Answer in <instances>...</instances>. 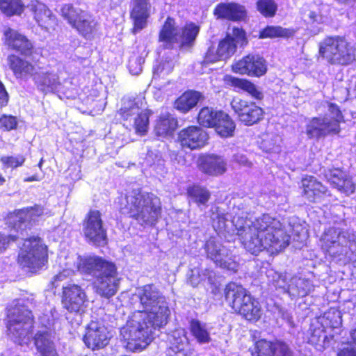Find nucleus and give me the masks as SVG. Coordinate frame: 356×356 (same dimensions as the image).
<instances>
[{
    "label": "nucleus",
    "mask_w": 356,
    "mask_h": 356,
    "mask_svg": "<svg viewBox=\"0 0 356 356\" xmlns=\"http://www.w3.org/2000/svg\"><path fill=\"white\" fill-rule=\"evenodd\" d=\"M274 343L261 339L257 341L251 350L252 356H273Z\"/></svg>",
    "instance_id": "obj_48"
},
{
    "label": "nucleus",
    "mask_w": 356,
    "mask_h": 356,
    "mask_svg": "<svg viewBox=\"0 0 356 356\" xmlns=\"http://www.w3.org/2000/svg\"><path fill=\"white\" fill-rule=\"evenodd\" d=\"M339 3H348L354 1L355 0H337Z\"/></svg>",
    "instance_id": "obj_63"
},
{
    "label": "nucleus",
    "mask_w": 356,
    "mask_h": 356,
    "mask_svg": "<svg viewBox=\"0 0 356 356\" xmlns=\"http://www.w3.org/2000/svg\"><path fill=\"white\" fill-rule=\"evenodd\" d=\"M5 44L10 49L25 56L33 54V44L23 34L11 28H6L3 31Z\"/></svg>",
    "instance_id": "obj_22"
},
{
    "label": "nucleus",
    "mask_w": 356,
    "mask_h": 356,
    "mask_svg": "<svg viewBox=\"0 0 356 356\" xmlns=\"http://www.w3.org/2000/svg\"><path fill=\"white\" fill-rule=\"evenodd\" d=\"M33 81L38 89L44 94L59 90L60 82L58 69H49L35 73Z\"/></svg>",
    "instance_id": "obj_25"
},
{
    "label": "nucleus",
    "mask_w": 356,
    "mask_h": 356,
    "mask_svg": "<svg viewBox=\"0 0 356 356\" xmlns=\"http://www.w3.org/2000/svg\"><path fill=\"white\" fill-rule=\"evenodd\" d=\"M168 341L170 343V349L176 353H182L188 344L186 330L183 328L175 330L170 336Z\"/></svg>",
    "instance_id": "obj_39"
},
{
    "label": "nucleus",
    "mask_w": 356,
    "mask_h": 356,
    "mask_svg": "<svg viewBox=\"0 0 356 356\" xmlns=\"http://www.w3.org/2000/svg\"><path fill=\"white\" fill-rule=\"evenodd\" d=\"M188 195L193 202L198 204H205L210 197L209 191L197 185L188 188Z\"/></svg>",
    "instance_id": "obj_45"
},
{
    "label": "nucleus",
    "mask_w": 356,
    "mask_h": 356,
    "mask_svg": "<svg viewBox=\"0 0 356 356\" xmlns=\"http://www.w3.org/2000/svg\"><path fill=\"white\" fill-rule=\"evenodd\" d=\"M175 66L174 61L172 60L165 59L158 61L153 67V77L156 79L157 77H165L168 75L173 70Z\"/></svg>",
    "instance_id": "obj_47"
},
{
    "label": "nucleus",
    "mask_w": 356,
    "mask_h": 356,
    "mask_svg": "<svg viewBox=\"0 0 356 356\" xmlns=\"http://www.w3.org/2000/svg\"><path fill=\"white\" fill-rule=\"evenodd\" d=\"M190 330L192 335L200 343H208L211 341L208 325L197 320H192L190 323Z\"/></svg>",
    "instance_id": "obj_40"
},
{
    "label": "nucleus",
    "mask_w": 356,
    "mask_h": 356,
    "mask_svg": "<svg viewBox=\"0 0 356 356\" xmlns=\"http://www.w3.org/2000/svg\"><path fill=\"white\" fill-rule=\"evenodd\" d=\"M41 179H42V178L38 175H34L31 177L25 178L24 179V181L31 182V181H40Z\"/></svg>",
    "instance_id": "obj_57"
},
{
    "label": "nucleus",
    "mask_w": 356,
    "mask_h": 356,
    "mask_svg": "<svg viewBox=\"0 0 356 356\" xmlns=\"http://www.w3.org/2000/svg\"><path fill=\"white\" fill-rule=\"evenodd\" d=\"M283 318H285L289 323H291V316L289 314H286V315L283 314Z\"/></svg>",
    "instance_id": "obj_62"
},
{
    "label": "nucleus",
    "mask_w": 356,
    "mask_h": 356,
    "mask_svg": "<svg viewBox=\"0 0 356 356\" xmlns=\"http://www.w3.org/2000/svg\"><path fill=\"white\" fill-rule=\"evenodd\" d=\"M218 118L213 127L221 137L227 138L233 136L235 124L229 116L224 112L220 111Z\"/></svg>",
    "instance_id": "obj_37"
},
{
    "label": "nucleus",
    "mask_w": 356,
    "mask_h": 356,
    "mask_svg": "<svg viewBox=\"0 0 356 356\" xmlns=\"http://www.w3.org/2000/svg\"><path fill=\"white\" fill-rule=\"evenodd\" d=\"M6 181L4 177L0 174V185H2Z\"/></svg>",
    "instance_id": "obj_64"
},
{
    "label": "nucleus",
    "mask_w": 356,
    "mask_h": 356,
    "mask_svg": "<svg viewBox=\"0 0 356 356\" xmlns=\"http://www.w3.org/2000/svg\"><path fill=\"white\" fill-rule=\"evenodd\" d=\"M207 256L216 266L227 269L229 270L236 271L237 269V263L229 249L222 245L219 241L214 238L209 240L205 245Z\"/></svg>",
    "instance_id": "obj_17"
},
{
    "label": "nucleus",
    "mask_w": 356,
    "mask_h": 356,
    "mask_svg": "<svg viewBox=\"0 0 356 356\" xmlns=\"http://www.w3.org/2000/svg\"><path fill=\"white\" fill-rule=\"evenodd\" d=\"M225 298L232 309L249 321H257L262 316L260 303L242 286L231 282L225 288Z\"/></svg>",
    "instance_id": "obj_8"
},
{
    "label": "nucleus",
    "mask_w": 356,
    "mask_h": 356,
    "mask_svg": "<svg viewBox=\"0 0 356 356\" xmlns=\"http://www.w3.org/2000/svg\"><path fill=\"white\" fill-rule=\"evenodd\" d=\"M60 14L86 40H92L98 35L99 24L88 12L71 4H65L60 9Z\"/></svg>",
    "instance_id": "obj_11"
},
{
    "label": "nucleus",
    "mask_w": 356,
    "mask_h": 356,
    "mask_svg": "<svg viewBox=\"0 0 356 356\" xmlns=\"http://www.w3.org/2000/svg\"><path fill=\"white\" fill-rule=\"evenodd\" d=\"M145 104L142 99H127L120 110V115L126 120L132 115L134 118V128L137 134L143 136L147 134L149 129V118L152 112L148 109H143Z\"/></svg>",
    "instance_id": "obj_14"
},
{
    "label": "nucleus",
    "mask_w": 356,
    "mask_h": 356,
    "mask_svg": "<svg viewBox=\"0 0 356 356\" xmlns=\"http://www.w3.org/2000/svg\"><path fill=\"white\" fill-rule=\"evenodd\" d=\"M325 177L332 187L341 193L348 195L355 192V184L352 179L345 172L339 168L325 171Z\"/></svg>",
    "instance_id": "obj_28"
},
{
    "label": "nucleus",
    "mask_w": 356,
    "mask_h": 356,
    "mask_svg": "<svg viewBox=\"0 0 356 356\" xmlns=\"http://www.w3.org/2000/svg\"><path fill=\"white\" fill-rule=\"evenodd\" d=\"M241 159H238L237 158H236V159L241 164L243 165H245L247 163H248V161L246 159V158L243 156H240Z\"/></svg>",
    "instance_id": "obj_61"
},
{
    "label": "nucleus",
    "mask_w": 356,
    "mask_h": 356,
    "mask_svg": "<svg viewBox=\"0 0 356 356\" xmlns=\"http://www.w3.org/2000/svg\"><path fill=\"white\" fill-rule=\"evenodd\" d=\"M321 247L332 257L350 259L356 252V232L351 229L330 227L321 238Z\"/></svg>",
    "instance_id": "obj_7"
},
{
    "label": "nucleus",
    "mask_w": 356,
    "mask_h": 356,
    "mask_svg": "<svg viewBox=\"0 0 356 356\" xmlns=\"http://www.w3.org/2000/svg\"><path fill=\"white\" fill-rule=\"evenodd\" d=\"M199 31V26L193 23L186 24L179 29L175 19L168 17L160 31L159 42L166 49L173 48L175 45H189L194 42Z\"/></svg>",
    "instance_id": "obj_10"
},
{
    "label": "nucleus",
    "mask_w": 356,
    "mask_h": 356,
    "mask_svg": "<svg viewBox=\"0 0 356 356\" xmlns=\"http://www.w3.org/2000/svg\"><path fill=\"white\" fill-rule=\"evenodd\" d=\"M269 284L276 289H280L284 293L289 294L290 281L286 273H280L273 269L268 270L266 273Z\"/></svg>",
    "instance_id": "obj_41"
},
{
    "label": "nucleus",
    "mask_w": 356,
    "mask_h": 356,
    "mask_svg": "<svg viewBox=\"0 0 356 356\" xmlns=\"http://www.w3.org/2000/svg\"><path fill=\"white\" fill-rule=\"evenodd\" d=\"M326 107L327 112L324 116L312 118L307 124L306 134L309 138L319 139L340 132L343 115L339 107L332 102H327Z\"/></svg>",
    "instance_id": "obj_9"
},
{
    "label": "nucleus",
    "mask_w": 356,
    "mask_h": 356,
    "mask_svg": "<svg viewBox=\"0 0 356 356\" xmlns=\"http://www.w3.org/2000/svg\"><path fill=\"white\" fill-rule=\"evenodd\" d=\"M17 120L12 115H3L0 118V128L6 131H10L16 128Z\"/></svg>",
    "instance_id": "obj_52"
},
{
    "label": "nucleus",
    "mask_w": 356,
    "mask_h": 356,
    "mask_svg": "<svg viewBox=\"0 0 356 356\" xmlns=\"http://www.w3.org/2000/svg\"><path fill=\"white\" fill-rule=\"evenodd\" d=\"M313 285L306 279L293 277L290 279L289 296L292 298L305 297L313 290Z\"/></svg>",
    "instance_id": "obj_35"
},
{
    "label": "nucleus",
    "mask_w": 356,
    "mask_h": 356,
    "mask_svg": "<svg viewBox=\"0 0 356 356\" xmlns=\"http://www.w3.org/2000/svg\"><path fill=\"white\" fill-rule=\"evenodd\" d=\"M200 93L195 91H187L182 94L175 103V108L182 113H186L198 102Z\"/></svg>",
    "instance_id": "obj_38"
},
{
    "label": "nucleus",
    "mask_w": 356,
    "mask_h": 356,
    "mask_svg": "<svg viewBox=\"0 0 356 356\" xmlns=\"http://www.w3.org/2000/svg\"><path fill=\"white\" fill-rule=\"evenodd\" d=\"M235 73L250 76H263L267 70L266 60L259 54H248L232 65Z\"/></svg>",
    "instance_id": "obj_19"
},
{
    "label": "nucleus",
    "mask_w": 356,
    "mask_h": 356,
    "mask_svg": "<svg viewBox=\"0 0 356 356\" xmlns=\"http://www.w3.org/2000/svg\"><path fill=\"white\" fill-rule=\"evenodd\" d=\"M293 232L295 233H297V234L302 235L303 238H305L306 236L307 232L304 229H301V233H299V232L298 231V227H297L296 228H293Z\"/></svg>",
    "instance_id": "obj_59"
},
{
    "label": "nucleus",
    "mask_w": 356,
    "mask_h": 356,
    "mask_svg": "<svg viewBox=\"0 0 356 356\" xmlns=\"http://www.w3.org/2000/svg\"><path fill=\"white\" fill-rule=\"evenodd\" d=\"M9 99L8 94L3 83L0 81V106H6Z\"/></svg>",
    "instance_id": "obj_54"
},
{
    "label": "nucleus",
    "mask_w": 356,
    "mask_h": 356,
    "mask_svg": "<svg viewBox=\"0 0 356 356\" xmlns=\"http://www.w3.org/2000/svg\"><path fill=\"white\" fill-rule=\"evenodd\" d=\"M224 81L228 86L234 87L235 90H243L257 99H261L263 95L257 86L248 80L226 75Z\"/></svg>",
    "instance_id": "obj_34"
},
{
    "label": "nucleus",
    "mask_w": 356,
    "mask_h": 356,
    "mask_svg": "<svg viewBox=\"0 0 356 356\" xmlns=\"http://www.w3.org/2000/svg\"><path fill=\"white\" fill-rule=\"evenodd\" d=\"M302 186L303 196L310 202H321L325 197L330 195L327 188L312 176L303 178Z\"/></svg>",
    "instance_id": "obj_26"
},
{
    "label": "nucleus",
    "mask_w": 356,
    "mask_h": 356,
    "mask_svg": "<svg viewBox=\"0 0 356 356\" xmlns=\"http://www.w3.org/2000/svg\"><path fill=\"white\" fill-rule=\"evenodd\" d=\"M279 139L280 138L278 136H275V138L273 140V143H269V141L267 139H264L261 145L266 152H270L274 149L275 145L279 140Z\"/></svg>",
    "instance_id": "obj_56"
},
{
    "label": "nucleus",
    "mask_w": 356,
    "mask_h": 356,
    "mask_svg": "<svg viewBox=\"0 0 356 356\" xmlns=\"http://www.w3.org/2000/svg\"><path fill=\"white\" fill-rule=\"evenodd\" d=\"M31 10L33 12L35 19L40 26L48 29L56 24L55 16L44 3L38 1H33Z\"/></svg>",
    "instance_id": "obj_33"
},
{
    "label": "nucleus",
    "mask_w": 356,
    "mask_h": 356,
    "mask_svg": "<svg viewBox=\"0 0 356 356\" xmlns=\"http://www.w3.org/2000/svg\"><path fill=\"white\" fill-rule=\"evenodd\" d=\"M214 15L217 18L241 21L245 18L246 10L244 6L236 3H221L216 7Z\"/></svg>",
    "instance_id": "obj_32"
},
{
    "label": "nucleus",
    "mask_w": 356,
    "mask_h": 356,
    "mask_svg": "<svg viewBox=\"0 0 356 356\" xmlns=\"http://www.w3.org/2000/svg\"><path fill=\"white\" fill-rule=\"evenodd\" d=\"M193 273L194 271L193 270ZM190 282L193 286H196L199 283V280L194 278V274H193L192 277L190 278Z\"/></svg>",
    "instance_id": "obj_58"
},
{
    "label": "nucleus",
    "mask_w": 356,
    "mask_h": 356,
    "mask_svg": "<svg viewBox=\"0 0 356 356\" xmlns=\"http://www.w3.org/2000/svg\"><path fill=\"white\" fill-rule=\"evenodd\" d=\"M16 238V236L10 235L8 236H6L0 234V252H1L3 250L6 249V245L10 240L14 241Z\"/></svg>",
    "instance_id": "obj_55"
},
{
    "label": "nucleus",
    "mask_w": 356,
    "mask_h": 356,
    "mask_svg": "<svg viewBox=\"0 0 356 356\" xmlns=\"http://www.w3.org/2000/svg\"><path fill=\"white\" fill-rule=\"evenodd\" d=\"M140 49L142 51L140 55L134 54L129 60L128 68L133 75H138L142 72L145 57L147 54L145 47H140Z\"/></svg>",
    "instance_id": "obj_46"
},
{
    "label": "nucleus",
    "mask_w": 356,
    "mask_h": 356,
    "mask_svg": "<svg viewBox=\"0 0 356 356\" xmlns=\"http://www.w3.org/2000/svg\"><path fill=\"white\" fill-rule=\"evenodd\" d=\"M217 214L213 217V227L218 234L229 233L232 227L244 248L252 254L266 250L277 254L285 249L291 236L280 221L268 214H263L254 220L243 216Z\"/></svg>",
    "instance_id": "obj_1"
},
{
    "label": "nucleus",
    "mask_w": 356,
    "mask_h": 356,
    "mask_svg": "<svg viewBox=\"0 0 356 356\" xmlns=\"http://www.w3.org/2000/svg\"><path fill=\"white\" fill-rule=\"evenodd\" d=\"M232 107L238 115L239 120L244 124L250 126L259 122L263 117V110L254 103H249L238 98L232 102Z\"/></svg>",
    "instance_id": "obj_20"
},
{
    "label": "nucleus",
    "mask_w": 356,
    "mask_h": 356,
    "mask_svg": "<svg viewBox=\"0 0 356 356\" xmlns=\"http://www.w3.org/2000/svg\"><path fill=\"white\" fill-rule=\"evenodd\" d=\"M111 334L102 322L92 321L87 326L83 337L85 345L92 350L106 347L110 341Z\"/></svg>",
    "instance_id": "obj_18"
},
{
    "label": "nucleus",
    "mask_w": 356,
    "mask_h": 356,
    "mask_svg": "<svg viewBox=\"0 0 356 356\" xmlns=\"http://www.w3.org/2000/svg\"><path fill=\"white\" fill-rule=\"evenodd\" d=\"M8 65L17 79L27 81L35 74L37 67L32 63L15 54H11L7 58Z\"/></svg>",
    "instance_id": "obj_27"
},
{
    "label": "nucleus",
    "mask_w": 356,
    "mask_h": 356,
    "mask_svg": "<svg viewBox=\"0 0 356 356\" xmlns=\"http://www.w3.org/2000/svg\"><path fill=\"white\" fill-rule=\"evenodd\" d=\"M293 29L280 26H268L259 33V38H289L293 35Z\"/></svg>",
    "instance_id": "obj_42"
},
{
    "label": "nucleus",
    "mask_w": 356,
    "mask_h": 356,
    "mask_svg": "<svg viewBox=\"0 0 356 356\" xmlns=\"http://www.w3.org/2000/svg\"><path fill=\"white\" fill-rule=\"evenodd\" d=\"M309 17L313 22L317 21L318 16L314 12H310Z\"/></svg>",
    "instance_id": "obj_60"
},
{
    "label": "nucleus",
    "mask_w": 356,
    "mask_h": 356,
    "mask_svg": "<svg viewBox=\"0 0 356 356\" xmlns=\"http://www.w3.org/2000/svg\"><path fill=\"white\" fill-rule=\"evenodd\" d=\"M273 350V356H292V352L289 346L281 341L274 343Z\"/></svg>",
    "instance_id": "obj_51"
},
{
    "label": "nucleus",
    "mask_w": 356,
    "mask_h": 356,
    "mask_svg": "<svg viewBox=\"0 0 356 356\" xmlns=\"http://www.w3.org/2000/svg\"><path fill=\"white\" fill-rule=\"evenodd\" d=\"M179 140L183 147L195 149L200 148L206 144L208 135L202 128L191 126L179 132Z\"/></svg>",
    "instance_id": "obj_24"
},
{
    "label": "nucleus",
    "mask_w": 356,
    "mask_h": 356,
    "mask_svg": "<svg viewBox=\"0 0 356 356\" xmlns=\"http://www.w3.org/2000/svg\"><path fill=\"white\" fill-rule=\"evenodd\" d=\"M32 300L33 298L18 300L8 309V330L14 341L20 346L28 345L30 342L33 316L28 305H32Z\"/></svg>",
    "instance_id": "obj_6"
},
{
    "label": "nucleus",
    "mask_w": 356,
    "mask_h": 356,
    "mask_svg": "<svg viewBox=\"0 0 356 356\" xmlns=\"http://www.w3.org/2000/svg\"><path fill=\"white\" fill-rule=\"evenodd\" d=\"M86 300V293L78 284H68L63 286L62 303L67 311L75 313L82 311Z\"/></svg>",
    "instance_id": "obj_21"
},
{
    "label": "nucleus",
    "mask_w": 356,
    "mask_h": 356,
    "mask_svg": "<svg viewBox=\"0 0 356 356\" xmlns=\"http://www.w3.org/2000/svg\"><path fill=\"white\" fill-rule=\"evenodd\" d=\"M319 53L332 64L348 65L355 60L350 44L339 36L325 38L320 43Z\"/></svg>",
    "instance_id": "obj_12"
},
{
    "label": "nucleus",
    "mask_w": 356,
    "mask_h": 356,
    "mask_svg": "<svg viewBox=\"0 0 356 356\" xmlns=\"http://www.w3.org/2000/svg\"><path fill=\"white\" fill-rule=\"evenodd\" d=\"M257 10L266 17H271L275 15L277 5L273 0H258Z\"/></svg>",
    "instance_id": "obj_49"
},
{
    "label": "nucleus",
    "mask_w": 356,
    "mask_h": 356,
    "mask_svg": "<svg viewBox=\"0 0 356 356\" xmlns=\"http://www.w3.org/2000/svg\"><path fill=\"white\" fill-rule=\"evenodd\" d=\"M177 126V120L170 113L160 115L155 125V132L157 136H165L171 135Z\"/></svg>",
    "instance_id": "obj_36"
},
{
    "label": "nucleus",
    "mask_w": 356,
    "mask_h": 356,
    "mask_svg": "<svg viewBox=\"0 0 356 356\" xmlns=\"http://www.w3.org/2000/svg\"><path fill=\"white\" fill-rule=\"evenodd\" d=\"M0 10L7 16L19 15L24 10L21 0H0Z\"/></svg>",
    "instance_id": "obj_43"
},
{
    "label": "nucleus",
    "mask_w": 356,
    "mask_h": 356,
    "mask_svg": "<svg viewBox=\"0 0 356 356\" xmlns=\"http://www.w3.org/2000/svg\"><path fill=\"white\" fill-rule=\"evenodd\" d=\"M199 168L205 174L217 176L226 171L227 162L222 156L209 154L199 159Z\"/></svg>",
    "instance_id": "obj_31"
},
{
    "label": "nucleus",
    "mask_w": 356,
    "mask_h": 356,
    "mask_svg": "<svg viewBox=\"0 0 356 356\" xmlns=\"http://www.w3.org/2000/svg\"><path fill=\"white\" fill-rule=\"evenodd\" d=\"M44 213V209L41 206L35 205L25 210L19 211L17 213L10 214L8 218V223L12 225L14 229L24 230L29 227L32 222H35L38 217Z\"/></svg>",
    "instance_id": "obj_23"
},
{
    "label": "nucleus",
    "mask_w": 356,
    "mask_h": 356,
    "mask_svg": "<svg viewBox=\"0 0 356 356\" xmlns=\"http://www.w3.org/2000/svg\"><path fill=\"white\" fill-rule=\"evenodd\" d=\"M165 325L166 323L157 324L155 318L147 317V314L135 311L122 327L120 335L129 349L141 350L152 341L154 330Z\"/></svg>",
    "instance_id": "obj_4"
},
{
    "label": "nucleus",
    "mask_w": 356,
    "mask_h": 356,
    "mask_svg": "<svg viewBox=\"0 0 356 356\" xmlns=\"http://www.w3.org/2000/svg\"><path fill=\"white\" fill-rule=\"evenodd\" d=\"M327 319L331 318H334L333 322L330 323V326L333 327H337L341 323L340 313L338 311H333L332 312H329L325 314Z\"/></svg>",
    "instance_id": "obj_53"
},
{
    "label": "nucleus",
    "mask_w": 356,
    "mask_h": 356,
    "mask_svg": "<svg viewBox=\"0 0 356 356\" xmlns=\"http://www.w3.org/2000/svg\"><path fill=\"white\" fill-rule=\"evenodd\" d=\"M245 42V31L238 27H233L232 31L227 33L226 38L219 42L216 57H211V51L209 49L207 53L206 59L209 62L225 60L235 53L238 44L243 45Z\"/></svg>",
    "instance_id": "obj_15"
},
{
    "label": "nucleus",
    "mask_w": 356,
    "mask_h": 356,
    "mask_svg": "<svg viewBox=\"0 0 356 356\" xmlns=\"http://www.w3.org/2000/svg\"><path fill=\"white\" fill-rule=\"evenodd\" d=\"M220 111H214L211 108L204 107L200 110L198 115L200 124L207 127H213L215 124Z\"/></svg>",
    "instance_id": "obj_44"
},
{
    "label": "nucleus",
    "mask_w": 356,
    "mask_h": 356,
    "mask_svg": "<svg viewBox=\"0 0 356 356\" xmlns=\"http://www.w3.org/2000/svg\"><path fill=\"white\" fill-rule=\"evenodd\" d=\"M151 3L149 0H131V18L134 21V32L136 33L147 25L149 17Z\"/></svg>",
    "instance_id": "obj_29"
},
{
    "label": "nucleus",
    "mask_w": 356,
    "mask_h": 356,
    "mask_svg": "<svg viewBox=\"0 0 356 356\" xmlns=\"http://www.w3.org/2000/svg\"><path fill=\"white\" fill-rule=\"evenodd\" d=\"M83 232L86 238L95 245L106 243V231L103 227L102 215L99 211H90L85 220Z\"/></svg>",
    "instance_id": "obj_16"
},
{
    "label": "nucleus",
    "mask_w": 356,
    "mask_h": 356,
    "mask_svg": "<svg viewBox=\"0 0 356 356\" xmlns=\"http://www.w3.org/2000/svg\"><path fill=\"white\" fill-rule=\"evenodd\" d=\"M19 263L30 271L40 269L47 262L46 247L39 238L26 239L20 249Z\"/></svg>",
    "instance_id": "obj_13"
},
{
    "label": "nucleus",
    "mask_w": 356,
    "mask_h": 356,
    "mask_svg": "<svg viewBox=\"0 0 356 356\" xmlns=\"http://www.w3.org/2000/svg\"><path fill=\"white\" fill-rule=\"evenodd\" d=\"M63 264V270L51 280L53 287L56 288L60 282L79 271L95 278L96 292L102 297L110 298L118 290L119 279L113 262L95 255L81 257L77 254H70L65 257Z\"/></svg>",
    "instance_id": "obj_2"
},
{
    "label": "nucleus",
    "mask_w": 356,
    "mask_h": 356,
    "mask_svg": "<svg viewBox=\"0 0 356 356\" xmlns=\"http://www.w3.org/2000/svg\"><path fill=\"white\" fill-rule=\"evenodd\" d=\"M45 327V329L38 331L34 336L35 348L40 356H59L52 333L47 330V325Z\"/></svg>",
    "instance_id": "obj_30"
},
{
    "label": "nucleus",
    "mask_w": 356,
    "mask_h": 356,
    "mask_svg": "<svg viewBox=\"0 0 356 356\" xmlns=\"http://www.w3.org/2000/svg\"><path fill=\"white\" fill-rule=\"evenodd\" d=\"M131 304L136 311L155 318L156 323H167L170 312L165 297L153 284H147L136 289L131 298Z\"/></svg>",
    "instance_id": "obj_5"
},
{
    "label": "nucleus",
    "mask_w": 356,
    "mask_h": 356,
    "mask_svg": "<svg viewBox=\"0 0 356 356\" xmlns=\"http://www.w3.org/2000/svg\"><path fill=\"white\" fill-rule=\"evenodd\" d=\"M1 161L5 168H16L23 165L25 161V158L22 155L13 156H4L1 158Z\"/></svg>",
    "instance_id": "obj_50"
},
{
    "label": "nucleus",
    "mask_w": 356,
    "mask_h": 356,
    "mask_svg": "<svg viewBox=\"0 0 356 356\" xmlns=\"http://www.w3.org/2000/svg\"><path fill=\"white\" fill-rule=\"evenodd\" d=\"M119 209L123 214L135 218L140 225H153L161 215L160 199L153 193L140 189L129 191L119 198Z\"/></svg>",
    "instance_id": "obj_3"
}]
</instances>
